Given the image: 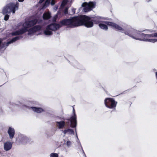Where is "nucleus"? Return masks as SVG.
I'll return each instance as SVG.
<instances>
[{
  "instance_id": "obj_1",
  "label": "nucleus",
  "mask_w": 157,
  "mask_h": 157,
  "mask_svg": "<svg viewBox=\"0 0 157 157\" xmlns=\"http://www.w3.org/2000/svg\"><path fill=\"white\" fill-rule=\"evenodd\" d=\"M105 23L118 30L121 31L125 34L136 40L154 43L157 42V33L151 34H145L132 28L124 30L121 27L114 23L109 21H105Z\"/></svg>"
},
{
  "instance_id": "obj_2",
  "label": "nucleus",
  "mask_w": 157,
  "mask_h": 157,
  "mask_svg": "<svg viewBox=\"0 0 157 157\" xmlns=\"http://www.w3.org/2000/svg\"><path fill=\"white\" fill-rule=\"evenodd\" d=\"M37 22V20L36 19H34L25 21L23 24V28L11 33V35L12 36H19L13 38L7 42H2V39H0V50L2 49L4 50L10 44L22 38L23 36L20 35L27 32L28 31L27 28L33 26L36 24Z\"/></svg>"
},
{
  "instance_id": "obj_3",
  "label": "nucleus",
  "mask_w": 157,
  "mask_h": 157,
  "mask_svg": "<svg viewBox=\"0 0 157 157\" xmlns=\"http://www.w3.org/2000/svg\"><path fill=\"white\" fill-rule=\"evenodd\" d=\"M82 23L81 15L74 17L71 18L64 19L60 22L61 25L67 26L71 28L82 25Z\"/></svg>"
},
{
  "instance_id": "obj_4",
  "label": "nucleus",
  "mask_w": 157,
  "mask_h": 157,
  "mask_svg": "<svg viewBox=\"0 0 157 157\" xmlns=\"http://www.w3.org/2000/svg\"><path fill=\"white\" fill-rule=\"evenodd\" d=\"M82 25H84L87 28H91L93 26L94 23L98 24L99 23L103 22V17L96 16L95 17H90L86 15H81Z\"/></svg>"
},
{
  "instance_id": "obj_5",
  "label": "nucleus",
  "mask_w": 157,
  "mask_h": 157,
  "mask_svg": "<svg viewBox=\"0 0 157 157\" xmlns=\"http://www.w3.org/2000/svg\"><path fill=\"white\" fill-rule=\"evenodd\" d=\"M19 3L16 2L15 3H10L6 5L3 8L2 10V13L3 14L10 13L12 12L14 13L16 10L18 9Z\"/></svg>"
},
{
  "instance_id": "obj_6",
  "label": "nucleus",
  "mask_w": 157,
  "mask_h": 157,
  "mask_svg": "<svg viewBox=\"0 0 157 157\" xmlns=\"http://www.w3.org/2000/svg\"><path fill=\"white\" fill-rule=\"evenodd\" d=\"M61 27V26L58 24H51L46 27L45 30L44 31V33L46 36L52 35L53 34L52 31H56Z\"/></svg>"
},
{
  "instance_id": "obj_7",
  "label": "nucleus",
  "mask_w": 157,
  "mask_h": 157,
  "mask_svg": "<svg viewBox=\"0 0 157 157\" xmlns=\"http://www.w3.org/2000/svg\"><path fill=\"white\" fill-rule=\"evenodd\" d=\"M104 103L107 108L115 110L117 102L113 98H107L105 99Z\"/></svg>"
},
{
  "instance_id": "obj_8",
  "label": "nucleus",
  "mask_w": 157,
  "mask_h": 157,
  "mask_svg": "<svg viewBox=\"0 0 157 157\" xmlns=\"http://www.w3.org/2000/svg\"><path fill=\"white\" fill-rule=\"evenodd\" d=\"M96 3L95 2H90L88 3L84 2L82 3V6L84 7L83 11L85 12L90 11L95 7Z\"/></svg>"
},
{
  "instance_id": "obj_9",
  "label": "nucleus",
  "mask_w": 157,
  "mask_h": 157,
  "mask_svg": "<svg viewBox=\"0 0 157 157\" xmlns=\"http://www.w3.org/2000/svg\"><path fill=\"white\" fill-rule=\"evenodd\" d=\"M73 115L71 117L70 122L71 127L72 128H75L76 126V117L75 114V110L74 108H73Z\"/></svg>"
},
{
  "instance_id": "obj_10",
  "label": "nucleus",
  "mask_w": 157,
  "mask_h": 157,
  "mask_svg": "<svg viewBox=\"0 0 157 157\" xmlns=\"http://www.w3.org/2000/svg\"><path fill=\"white\" fill-rule=\"evenodd\" d=\"M25 106L26 108L28 109H32L33 111L37 113H40L43 111H44V110L41 108L29 106L27 105H25Z\"/></svg>"
},
{
  "instance_id": "obj_11",
  "label": "nucleus",
  "mask_w": 157,
  "mask_h": 157,
  "mask_svg": "<svg viewBox=\"0 0 157 157\" xmlns=\"http://www.w3.org/2000/svg\"><path fill=\"white\" fill-rule=\"evenodd\" d=\"M19 138L20 142L23 144H26L28 140L27 138L24 135L20 134L19 135Z\"/></svg>"
},
{
  "instance_id": "obj_12",
  "label": "nucleus",
  "mask_w": 157,
  "mask_h": 157,
  "mask_svg": "<svg viewBox=\"0 0 157 157\" xmlns=\"http://www.w3.org/2000/svg\"><path fill=\"white\" fill-rule=\"evenodd\" d=\"M8 133L9 135L10 138L12 139L13 137L15 134L14 129L11 127H10L8 131Z\"/></svg>"
},
{
  "instance_id": "obj_13",
  "label": "nucleus",
  "mask_w": 157,
  "mask_h": 157,
  "mask_svg": "<svg viewBox=\"0 0 157 157\" xmlns=\"http://www.w3.org/2000/svg\"><path fill=\"white\" fill-rule=\"evenodd\" d=\"M56 125L58 128L62 129L65 126V122L64 121H56Z\"/></svg>"
},
{
  "instance_id": "obj_14",
  "label": "nucleus",
  "mask_w": 157,
  "mask_h": 157,
  "mask_svg": "<svg viewBox=\"0 0 157 157\" xmlns=\"http://www.w3.org/2000/svg\"><path fill=\"white\" fill-rule=\"evenodd\" d=\"M12 147V144L10 142H6L4 144V149L6 151L10 150L11 148Z\"/></svg>"
},
{
  "instance_id": "obj_15",
  "label": "nucleus",
  "mask_w": 157,
  "mask_h": 157,
  "mask_svg": "<svg viewBox=\"0 0 157 157\" xmlns=\"http://www.w3.org/2000/svg\"><path fill=\"white\" fill-rule=\"evenodd\" d=\"M75 132H76V137L77 138V139H78V141H77V144H78V148H80L81 150H82V152L83 153V155H84L85 156V157H86V155L83 151V148L82 147L81 145V144L80 143V142L78 138V136H77V132H76V129H75Z\"/></svg>"
},
{
  "instance_id": "obj_16",
  "label": "nucleus",
  "mask_w": 157,
  "mask_h": 157,
  "mask_svg": "<svg viewBox=\"0 0 157 157\" xmlns=\"http://www.w3.org/2000/svg\"><path fill=\"white\" fill-rule=\"evenodd\" d=\"M63 131L64 134H67L69 135H74L75 133L74 131L72 129H65L63 130Z\"/></svg>"
},
{
  "instance_id": "obj_17",
  "label": "nucleus",
  "mask_w": 157,
  "mask_h": 157,
  "mask_svg": "<svg viewBox=\"0 0 157 157\" xmlns=\"http://www.w3.org/2000/svg\"><path fill=\"white\" fill-rule=\"evenodd\" d=\"M51 17L50 13H44L43 15V17L44 20H47Z\"/></svg>"
},
{
  "instance_id": "obj_18",
  "label": "nucleus",
  "mask_w": 157,
  "mask_h": 157,
  "mask_svg": "<svg viewBox=\"0 0 157 157\" xmlns=\"http://www.w3.org/2000/svg\"><path fill=\"white\" fill-rule=\"evenodd\" d=\"M27 31H28V35L29 36L33 35L35 33L33 27L28 30Z\"/></svg>"
},
{
  "instance_id": "obj_19",
  "label": "nucleus",
  "mask_w": 157,
  "mask_h": 157,
  "mask_svg": "<svg viewBox=\"0 0 157 157\" xmlns=\"http://www.w3.org/2000/svg\"><path fill=\"white\" fill-rule=\"evenodd\" d=\"M99 26L101 29L107 30L108 29L107 26L104 24L100 23L99 24Z\"/></svg>"
},
{
  "instance_id": "obj_20",
  "label": "nucleus",
  "mask_w": 157,
  "mask_h": 157,
  "mask_svg": "<svg viewBox=\"0 0 157 157\" xmlns=\"http://www.w3.org/2000/svg\"><path fill=\"white\" fill-rule=\"evenodd\" d=\"M41 26L40 25H37L33 27L35 32L40 30L41 29Z\"/></svg>"
},
{
  "instance_id": "obj_21",
  "label": "nucleus",
  "mask_w": 157,
  "mask_h": 157,
  "mask_svg": "<svg viewBox=\"0 0 157 157\" xmlns=\"http://www.w3.org/2000/svg\"><path fill=\"white\" fill-rule=\"evenodd\" d=\"M41 26L40 25H37L33 27L35 32L40 30L41 29Z\"/></svg>"
},
{
  "instance_id": "obj_22",
  "label": "nucleus",
  "mask_w": 157,
  "mask_h": 157,
  "mask_svg": "<svg viewBox=\"0 0 157 157\" xmlns=\"http://www.w3.org/2000/svg\"><path fill=\"white\" fill-rule=\"evenodd\" d=\"M70 59L71 61H72V63L73 65L75 66H76V64H78L77 62L72 57H71Z\"/></svg>"
},
{
  "instance_id": "obj_23",
  "label": "nucleus",
  "mask_w": 157,
  "mask_h": 157,
  "mask_svg": "<svg viewBox=\"0 0 157 157\" xmlns=\"http://www.w3.org/2000/svg\"><path fill=\"white\" fill-rule=\"evenodd\" d=\"M65 144L68 147H71L72 144V143L71 141L68 140L66 142V143Z\"/></svg>"
},
{
  "instance_id": "obj_24",
  "label": "nucleus",
  "mask_w": 157,
  "mask_h": 157,
  "mask_svg": "<svg viewBox=\"0 0 157 157\" xmlns=\"http://www.w3.org/2000/svg\"><path fill=\"white\" fill-rule=\"evenodd\" d=\"M50 157H58V155L56 153H52L50 155Z\"/></svg>"
},
{
  "instance_id": "obj_25",
  "label": "nucleus",
  "mask_w": 157,
  "mask_h": 157,
  "mask_svg": "<svg viewBox=\"0 0 157 157\" xmlns=\"http://www.w3.org/2000/svg\"><path fill=\"white\" fill-rule=\"evenodd\" d=\"M75 12V9L74 8H72L71 9V12H70L69 14L70 15H72L74 14Z\"/></svg>"
},
{
  "instance_id": "obj_26",
  "label": "nucleus",
  "mask_w": 157,
  "mask_h": 157,
  "mask_svg": "<svg viewBox=\"0 0 157 157\" xmlns=\"http://www.w3.org/2000/svg\"><path fill=\"white\" fill-rule=\"evenodd\" d=\"M70 0H63V1L61 5L63 6H64Z\"/></svg>"
},
{
  "instance_id": "obj_27",
  "label": "nucleus",
  "mask_w": 157,
  "mask_h": 157,
  "mask_svg": "<svg viewBox=\"0 0 157 157\" xmlns=\"http://www.w3.org/2000/svg\"><path fill=\"white\" fill-rule=\"evenodd\" d=\"M49 4V3H48V2L47 1H45L44 4L43 5V8H46L48 6V5Z\"/></svg>"
},
{
  "instance_id": "obj_28",
  "label": "nucleus",
  "mask_w": 157,
  "mask_h": 157,
  "mask_svg": "<svg viewBox=\"0 0 157 157\" xmlns=\"http://www.w3.org/2000/svg\"><path fill=\"white\" fill-rule=\"evenodd\" d=\"M58 13L57 14L54 16V17L53 19H52V21L54 22H55L56 21V19L58 17Z\"/></svg>"
},
{
  "instance_id": "obj_29",
  "label": "nucleus",
  "mask_w": 157,
  "mask_h": 157,
  "mask_svg": "<svg viewBox=\"0 0 157 157\" xmlns=\"http://www.w3.org/2000/svg\"><path fill=\"white\" fill-rule=\"evenodd\" d=\"M9 15L8 14H6L5 15L4 17V20L5 21H7L8 20L9 18Z\"/></svg>"
},
{
  "instance_id": "obj_30",
  "label": "nucleus",
  "mask_w": 157,
  "mask_h": 157,
  "mask_svg": "<svg viewBox=\"0 0 157 157\" xmlns=\"http://www.w3.org/2000/svg\"><path fill=\"white\" fill-rule=\"evenodd\" d=\"M68 7H67L65 9L64 11V13L65 14H68Z\"/></svg>"
},
{
  "instance_id": "obj_31",
  "label": "nucleus",
  "mask_w": 157,
  "mask_h": 157,
  "mask_svg": "<svg viewBox=\"0 0 157 157\" xmlns=\"http://www.w3.org/2000/svg\"><path fill=\"white\" fill-rule=\"evenodd\" d=\"M55 4V2L54 0H52V1L51 2V4L52 5H53Z\"/></svg>"
},
{
  "instance_id": "obj_32",
  "label": "nucleus",
  "mask_w": 157,
  "mask_h": 157,
  "mask_svg": "<svg viewBox=\"0 0 157 157\" xmlns=\"http://www.w3.org/2000/svg\"><path fill=\"white\" fill-rule=\"evenodd\" d=\"M58 6H56L54 8V10H57V9L58 8Z\"/></svg>"
},
{
  "instance_id": "obj_33",
  "label": "nucleus",
  "mask_w": 157,
  "mask_h": 157,
  "mask_svg": "<svg viewBox=\"0 0 157 157\" xmlns=\"http://www.w3.org/2000/svg\"><path fill=\"white\" fill-rule=\"evenodd\" d=\"M19 2H22L24 1V0H18Z\"/></svg>"
},
{
  "instance_id": "obj_34",
  "label": "nucleus",
  "mask_w": 157,
  "mask_h": 157,
  "mask_svg": "<svg viewBox=\"0 0 157 157\" xmlns=\"http://www.w3.org/2000/svg\"><path fill=\"white\" fill-rule=\"evenodd\" d=\"M46 1H47L49 3H50V1H51V0H46Z\"/></svg>"
},
{
  "instance_id": "obj_35",
  "label": "nucleus",
  "mask_w": 157,
  "mask_h": 157,
  "mask_svg": "<svg viewBox=\"0 0 157 157\" xmlns=\"http://www.w3.org/2000/svg\"><path fill=\"white\" fill-rule=\"evenodd\" d=\"M151 0H147V2H150V1H151Z\"/></svg>"
}]
</instances>
